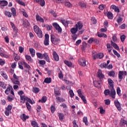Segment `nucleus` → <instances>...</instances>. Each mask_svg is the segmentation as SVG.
Masks as SVG:
<instances>
[{"label":"nucleus","instance_id":"nucleus-1","mask_svg":"<svg viewBox=\"0 0 127 127\" xmlns=\"http://www.w3.org/2000/svg\"><path fill=\"white\" fill-rule=\"evenodd\" d=\"M108 82L109 85L110 86V96L113 99H115V98H116V90H115V88H114V81L111 78H108Z\"/></svg>","mask_w":127,"mask_h":127},{"label":"nucleus","instance_id":"nucleus-2","mask_svg":"<svg viewBox=\"0 0 127 127\" xmlns=\"http://www.w3.org/2000/svg\"><path fill=\"white\" fill-rule=\"evenodd\" d=\"M82 28L83 23H82V22L79 21L75 25V28L73 27L70 29V32L72 33V34H76L78 31V29H79V30H81Z\"/></svg>","mask_w":127,"mask_h":127},{"label":"nucleus","instance_id":"nucleus-3","mask_svg":"<svg viewBox=\"0 0 127 127\" xmlns=\"http://www.w3.org/2000/svg\"><path fill=\"white\" fill-rule=\"evenodd\" d=\"M51 41L54 45H58L60 42V39L55 37L53 34L51 35Z\"/></svg>","mask_w":127,"mask_h":127},{"label":"nucleus","instance_id":"nucleus-4","mask_svg":"<svg viewBox=\"0 0 127 127\" xmlns=\"http://www.w3.org/2000/svg\"><path fill=\"white\" fill-rule=\"evenodd\" d=\"M77 93L78 94L79 97L81 98L82 102H83L84 104H87V100H86V98L83 94H82V90L81 89H78L77 90Z\"/></svg>","mask_w":127,"mask_h":127},{"label":"nucleus","instance_id":"nucleus-5","mask_svg":"<svg viewBox=\"0 0 127 127\" xmlns=\"http://www.w3.org/2000/svg\"><path fill=\"white\" fill-rule=\"evenodd\" d=\"M53 26L58 31L59 33H61V32H62V28L58 23L56 22L53 23Z\"/></svg>","mask_w":127,"mask_h":127},{"label":"nucleus","instance_id":"nucleus-6","mask_svg":"<svg viewBox=\"0 0 127 127\" xmlns=\"http://www.w3.org/2000/svg\"><path fill=\"white\" fill-rule=\"evenodd\" d=\"M97 77L100 79V81L101 82H102V81H103V79L105 78V75L103 74L102 70H101L100 69H99L98 71L97 72Z\"/></svg>","mask_w":127,"mask_h":127},{"label":"nucleus","instance_id":"nucleus-7","mask_svg":"<svg viewBox=\"0 0 127 127\" xmlns=\"http://www.w3.org/2000/svg\"><path fill=\"white\" fill-rule=\"evenodd\" d=\"M44 44L46 46L49 45V35L48 34H46L45 35V40L44 41Z\"/></svg>","mask_w":127,"mask_h":127},{"label":"nucleus","instance_id":"nucleus-8","mask_svg":"<svg viewBox=\"0 0 127 127\" xmlns=\"http://www.w3.org/2000/svg\"><path fill=\"white\" fill-rule=\"evenodd\" d=\"M114 104H115L116 108H117V109L118 110V111H121L122 110L121 104L120 103V102H119V101L115 100L114 101Z\"/></svg>","mask_w":127,"mask_h":127},{"label":"nucleus","instance_id":"nucleus-9","mask_svg":"<svg viewBox=\"0 0 127 127\" xmlns=\"http://www.w3.org/2000/svg\"><path fill=\"white\" fill-rule=\"evenodd\" d=\"M54 93L56 96H60L61 93H60V89L58 87H56L54 89Z\"/></svg>","mask_w":127,"mask_h":127},{"label":"nucleus","instance_id":"nucleus-10","mask_svg":"<svg viewBox=\"0 0 127 127\" xmlns=\"http://www.w3.org/2000/svg\"><path fill=\"white\" fill-rule=\"evenodd\" d=\"M36 19L37 21H40V22H42L43 23L44 22V19L41 16H39L38 14H37L36 15Z\"/></svg>","mask_w":127,"mask_h":127},{"label":"nucleus","instance_id":"nucleus-11","mask_svg":"<svg viewBox=\"0 0 127 127\" xmlns=\"http://www.w3.org/2000/svg\"><path fill=\"white\" fill-rule=\"evenodd\" d=\"M35 2H38L41 6L45 5V1L44 0H34Z\"/></svg>","mask_w":127,"mask_h":127},{"label":"nucleus","instance_id":"nucleus-12","mask_svg":"<svg viewBox=\"0 0 127 127\" xmlns=\"http://www.w3.org/2000/svg\"><path fill=\"white\" fill-rule=\"evenodd\" d=\"M79 64L80 65V66L85 67V66H86V60L84 59H80L79 60Z\"/></svg>","mask_w":127,"mask_h":127},{"label":"nucleus","instance_id":"nucleus-13","mask_svg":"<svg viewBox=\"0 0 127 127\" xmlns=\"http://www.w3.org/2000/svg\"><path fill=\"white\" fill-rule=\"evenodd\" d=\"M53 55L55 61H59V56L57 54V53L54 52Z\"/></svg>","mask_w":127,"mask_h":127},{"label":"nucleus","instance_id":"nucleus-14","mask_svg":"<svg viewBox=\"0 0 127 127\" xmlns=\"http://www.w3.org/2000/svg\"><path fill=\"white\" fill-rule=\"evenodd\" d=\"M111 44L112 46H113V47H114V48H115L117 50H120V47H119V46H118V45L117 44H116L115 43H114V42H113V41H111Z\"/></svg>","mask_w":127,"mask_h":127},{"label":"nucleus","instance_id":"nucleus-15","mask_svg":"<svg viewBox=\"0 0 127 127\" xmlns=\"http://www.w3.org/2000/svg\"><path fill=\"white\" fill-rule=\"evenodd\" d=\"M111 8L114 9L116 12H120V9L119 8V7L116 6L115 5H112L111 6Z\"/></svg>","mask_w":127,"mask_h":127},{"label":"nucleus","instance_id":"nucleus-16","mask_svg":"<svg viewBox=\"0 0 127 127\" xmlns=\"http://www.w3.org/2000/svg\"><path fill=\"white\" fill-rule=\"evenodd\" d=\"M93 85L95 87H96V88H101V83L98 81H93Z\"/></svg>","mask_w":127,"mask_h":127},{"label":"nucleus","instance_id":"nucleus-17","mask_svg":"<svg viewBox=\"0 0 127 127\" xmlns=\"http://www.w3.org/2000/svg\"><path fill=\"white\" fill-rule=\"evenodd\" d=\"M107 16L109 19H113V18H114V15H113V13H112L111 11L107 12Z\"/></svg>","mask_w":127,"mask_h":127},{"label":"nucleus","instance_id":"nucleus-18","mask_svg":"<svg viewBox=\"0 0 127 127\" xmlns=\"http://www.w3.org/2000/svg\"><path fill=\"white\" fill-rule=\"evenodd\" d=\"M29 51L32 57H34L35 56V50L33 48H30Z\"/></svg>","mask_w":127,"mask_h":127},{"label":"nucleus","instance_id":"nucleus-19","mask_svg":"<svg viewBox=\"0 0 127 127\" xmlns=\"http://www.w3.org/2000/svg\"><path fill=\"white\" fill-rule=\"evenodd\" d=\"M26 98H27V97H26L24 95H23L22 96H20L21 103H23V104H24L25 103V101H26Z\"/></svg>","mask_w":127,"mask_h":127},{"label":"nucleus","instance_id":"nucleus-20","mask_svg":"<svg viewBox=\"0 0 127 127\" xmlns=\"http://www.w3.org/2000/svg\"><path fill=\"white\" fill-rule=\"evenodd\" d=\"M0 4L1 6H5L7 5V1L6 0H0Z\"/></svg>","mask_w":127,"mask_h":127},{"label":"nucleus","instance_id":"nucleus-21","mask_svg":"<svg viewBox=\"0 0 127 127\" xmlns=\"http://www.w3.org/2000/svg\"><path fill=\"white\" fill-rule=\"evenodd\" d=\"M52 80V79L51 77H47L45 79L44 82L47 84H50Z\"/></svg>","mask_w":127,"mask_h":127},{"label":"nucleus","instance_id":"nucleus-22","mask_svg":"<svg viewBox=\"0 0 127 127\" xmlns=\"http://www.w3.org/2000/svg\"><path fill=\"white\" fill-rule=\"evenodd\" d=\"M21 119L24 121H26L27 119H29V116H26L25 114H23L22 116H21Z\"/></svg>","mask_w":127,"mask_h":127},{"label":"nucleus","instance_id":"nucleus-23","mask_svg":"<svg viewBox=\"0 0 127 127\" xmlns=\"http://www.w3.org/2000/svg\"><path fill=\"white\" fill-rule=\"evenodd\" d=\"M47 101V97L46 96H43L42 99L39 100V103H45Z\"/></svg>","mask_w":127,"mask_h":127},{"label":"nucleus","instance_id":"nucleus-24","mask_svg":"<svg viewBox=\"0 0 127 127\" xmlns=\"http://www.w3.org/2000/svg\"><path fill=\"white\" fill-rule=\"evenodd\" d=\"M97 35L98 37H104V38H107V36L106 34L105 33H98Z\"/></svg>","mask_w":127,"mask_h":127},{"label":"nucleus","instance_id":"nucleus-25","mask_svg":"<svg viewBox=\"0 0 127 127\" xmlns=\"http://www.w3.org/2000/svg\"><path fill=\"white\" fill-rule=\"evenodd\" d=\"M0 87L3 89H6V84L2 81H0Z\"/></svg>","mask_w":127,"mask_h":127},{"label":"nucleus","instance_id":"nucleus-26","mask_svg":"<svg viewBox=\"0 0 127 127\" xmlns=\"http://www.w3.org/2000/svg\"><path fill=\"white\" fill-rule=\"evenodd\" d=\"M25 58L27 61H29L30 62H33V60L31 58L30 56L26 55Z\"/></svg>","mask_w":127,"mask_h":127},{"label":"nucleus","instance_id":"nucleus-27","mask_svg":"<svg viewBox=\"0 0 127 127\" xmlns=\"http://www.w3.org/2000/svg\"><path fill=\"white\" fill-rule=\"evenodd\" d=\"M34 31H35V33H38L39 31H40L39 27L37 26V25H35L34 26Z\"/></svg>","mask_w":127,"mask_h":127},{"label":"nucleus","instance_id":"nucleus-28","mask_svg":"<svg viewBox=\"0 0 127 127\" xmlns=\"http://www.w3.org/2000/svg\"><path fill=\"white\" fill-rule=\"evenodd\" d=\"M64 64H65V65H67V66H68V67H72V63H71L68 61H64Z\"/></svg>","mask_w":127,"mask_h":127},{"label":"nucleus","instance_id":"nucleus-29","mask_svg":"<svg viewBox=\"0 0 127 127\" xmlns=\"http://www.w3.org/2000/svg\"><path fill=\"white\" fill-rule=\"evenodd\" d=\"M87 47V44L86 42H83L82 43V47H81V49L82 51H85V50L86 49V48Z\"/></svg>","mask_w":127,"mask_h":127},{"label":"nucleus","instance_id":"nucleus-30","mask_svg":"<svg viewBox=\"0 0 127 127\" xmlns=\"http://www.w3.org/2000/svg\"><path fill=\"white\" fill-rule=\"evenodd\" d=\"M11 11L12 12L13 16H15V15H16V10H15V8L14 7L11 8Z\"/></svg>","mask_w":127,"mask_h":127},{"label":"nucleus","instance_id":"nucleus-31","mask_svg":"<svg viewBox=\"0 0 127 127\" xmlns=\"http://www.w3.org/2000/svg\"><path fill=\"white\" fill-rule=\"evenodd\" d=\"M104 57V54L102 53H99L97 55V58H99V59H102Z\"/></svg>","mask_w":127,"mask_h":127},{"label":"nucleus","instance_id":"nucleus-32","mask_svg":"<svg viewBox=\"0 0 127 127\" xmlns=\"http://www.w3.org/2000/svg\"><path fill=\"white\" fill-rule=\"evenodd\" d=\"M59 118L60 121H63L64 119V114L63 113H59Z\"/></svg>","mask_w":127,"mask_h":127},{"label":"nucleus","instance_id":"nucleus-33","mask_svg":"<svg viewBox=\"0 0 127 127\" xmlns=\"http://www.w3.org/2000/svg\"><path fill=\"white\" fill-rule=\"evenodd\" d=\"M12 82L15 84V85H20V82H19V80L12 79Z\"/></svg>","mask_w":127,"mask_h":127},{"label":"nucleus","instance_id":"nucleus-34","mask_svg":"<svg viewBox=\"0 0 127 127\" xmlns=\"http://www.w3.org/2000/svg\"><path fill=\"white\" fill-rule=\"evenodd\" d=\"M31 126L33 127H38V124L36 121H32Z\"/></svg>","mask_w":127,"mask_h":127},{"label":"nucleus","instance_id":"nucleus-35","mask_svg":"<svg viewBox=\"0 0 127 127\" xmlns=\"http://www.w3.org/2000/svg\"><path fill=\"white\" fill-rule=\"evenodd\" d=\"M108 75L110 77H114L116 75V72H115L114 71H111L108 73Z\"/></svg>","mask_w":127,"mask_h":127},{"label":"nucleus","instance_id":"nucleus-36","mask_svg":"<svg viewBox=\"0 0 127 127\" xmlns=\"http://www.w3.org/2000/svg\"><path fill=\"white\" fill-rule=\"evenodd\" d=\"M39 38H42L43 37V35L42 34V31L40 30L38 33H36Z\"/></svg>","mask_w":127,"mask_h":127},{"label":"nucleus","instance_id":"nucleus-37","mask_svg":"<svg viewBox=\"0 0 127 127\" xmlns=\"http://www.w3.org/2000/svg\"><path fill=\"white\" fill-rule=\"evenodd\" d=\"M39 88L38 87H33V92L37 94V93L39 92Z\"/></svg>","mask_w":127,"mask_h":127},{"label":"nucleus","instance_id":"nucleus-38","mask_svg":"<svg viewBox=\"0 0 127 127\" xmlns=\"http://www.w3.org/2000/svg\"><path fill=\"white\" fill-rule=\"evenodd\" d=\"M16 2L20 4L21 5H23V6H25V3L22 1H20V0H16Z\"/></svg>","mask_w":127,"mask_h":127},{"label":"nucleus","instance_id":"nucleus-39","mask_svg":"<svg viewBox=\"0 0 127 127\" xmlns=\"http://www.w3.org/2000/svg\"><path fill=\"white\" fill-rule=\"evenodd\" d=\"M104 95H105V96H108L109 95H111V91H110V90L106 89L104 91Z\"/></svg>","mask_w":127,"mask_h":127},{"label":"nucleus","instance_id":"nucleus-40","mask_svg":"<svg viewBox=\"0 0 127 127\" xmlns=\"http://www.w3.org/2000/svg\"><path fill=\"white\" fill-rule=\"evenodd\" d=\"M83 122L85 123V126H88V118L86 117L83 118Z\"/></svg>","mask_w":127,"mask_h":127},{"label":"nucleus","instance_id":"nucleus-41","mask_svg":"<svg viewBox=\"0 0 127 127\" xmlns=\"http://www.w3.org/2000/svg\"><path fill=\"white\" fill-rule=\"evenodd\" d=\"M0 74L4 78L5 80H7V75L4 72L1 71Z\"/></svg>","mask_w":127,"mask_h":127},{"label":"nucleus","instance_id":"nucleus-42","mask_svg":"<svg viewBox=\"0 0 127 127\" xmlns=\"http://www.w3.org/2000/svg\"><path fill=\"white\" fill-rule=\"evenodd\" d=\"M22 65H24L25 68H27V69H29V68H30V65L24 62H22Z\"/></svg>","mask_w":127,"mask_h":127},{"label":"nucleus","instance_id":"nucleus-43","mask_svg":"<svg viewBox=\"0 0 127 127\" xmlns=\"http://www.w3.org/2000/svg\"><path fill=\"white\" fill-rule=\"evenodd\" d=\"M4 14L5 15L8 16V17H11V15H12V14L10 13L9 11H5Z\"/></svg>","mask_w":127,"mask_h":127},{"label":"nucleus","instance_id":"nucleus-44","mask_svg":"<svg viewBox=\"0 0 127 127\" xmlns=\"http://www.w3.org/2000/svg\"><path fill=\"white\" fill-rule=\"evenodd\" d=\"M46 27L47 28V30L49 31L52 29V25H49L48 24H46Z\"/></svg>","mask_w":127,"mask_h":127},{"label":"nucleus","instance_id":"nucleus-45","mask_svg":"<svg viewBox=\"0 0 127 127\" xmlns=\"http://www.w3.org/2000/svg\"><path fill=\"white\" fill-rule=\"evenodd\" d=\"M26 101H27V102H28L30 104H31L32 105V104H34L35 103L34 101H32V100H31L30 98L28 97L26 98Z\"/></svg>","mask_w":127,"mask_h":127},{"label":"nucleus","instance_id":"nucleus-46","mask_svg":"<svg viewBox=\"0 0 127 127\" xmlns=\"http://www.w3.org/2000/svg\"><path fill=\"white\" fill-rule=\"evenodd\" d=\"M55 111H56L55 107H54L53 105H52L51 107V112L52 114H54V112H55Z\"/></svg>","mask_w":127,"mask_h":127},{"label":"nucleus","instance_id":"nucleus-47","mask_svg":"<svg viewBox=\"0 0 127 127\" xmlns=\"http://www.w3.org/2000/svg\"><path fill=\"white\" fill-rule=\"evenodd\" d=\"M114 54H115V55H116V56H117V57L118 58H120V57H121V55H120V54L118 53V52H117V51L113 50Z\"/></svg>","mask_w":127,"mask_h":127},{"label":"nucleus","instance_id":"nucleus-48","mask_svg":"<svg viewBox=\"0 0 127 127\" xmlns=\"http://www.w3.org/2000/svg\"><path fill=\"white\" fill-rule=\"evenodd\" d=\"M117 93L118 95V96H122V94L121 93V88H120L119 87H117Z\"/></svg>","mask_w":127,"mask_h":127},{"label":"nucleus","instance_id":"nucleus-49","mask_svg":"<svg viewBox=\"0 0 127 127\" xmlns=\"http://www.w3.org/2000/svg\"><path fill=\"white\" fill-rule=\"evenodd\" d=\"M124 75V73L123 71H120L119 72V79H123V75Z\"/></svg>","mask_w":127,"mask_h":127},{"label":"nucleus","instance_id":"nucleus-50","mask_svg":"<svg viewBox=\"0 0 127 127\" xmlns=\"http://www.w3.org/2000/svg\"><path fill=\"white\" fill-rule=\"evenodd\" d=\"M69 94L70 95V98H73V96H74V92H73V90L72 89H70L69 91Z\"/></svg>","mask_w":127,"mask_h":127},{"label":"nucleus","instance_id":"nucleus-51","mask_svg":"<svg viewBox=\"0 0 127 127\" xmlns=\"http://www.w3.org/2000/svg\"><path fill=\"white\" fill-rule=\"evenodd\" d=\"M10 92V87H8L7 89L5 90V94H6V95H8Z\"/></svg>","mask_w":127,"mask_h":127},{"label":"nucleus","instance_id":"nucleus-52","mask_svg":"<svg viewBox=\"0 0 127 127\" xmlns=\"http://www.w3.org/2000/svg\"><path fill=\"white\" fill-rule=\"evenodd\" d=\"M37 56L38 58H40L41 59H42V58H43V55H42V54H41L40 53H37Z\"/></svg>","mask_w":127,"mask_h":127},{"label":"nucleus","instance_id":"nucleus-53","mask_svg":"<svg viewBox=\"0 0 127 127\" xmlns=\"http://www.w3.org/2000/svg\"><path fill=\"white\" fill-rule=\"evenodd\" d=\"M108 66L107 63H103L100 64L101 68H106Z\"/></svg>","mask_w":127,"mask_h":127},{"label":"nucleus","instance_id":"nucleus-54","mask_svg":"<svg viewBox=\"0 0 127 127\" xmlns=\"http://www.w3.org/2000/svg\"><path fill=\"white\" fill-rule=\"evenodd\" d=\"M26 105L28 111H30V110H31V106H30V104H29L28 102H26Z\"/></svg>","mask_w":127,"mask_h":127},{"label":"nucleus","instance_id":"nucleus-55","mask_svg":"<svg viewBox=\"0 0 127 127\" xmlns=\"http://www.w3.org/2000/svg\"><path fill=\"white\" fill-rule=\"evenodd\" d=\"M64 4L67 7H71L72 6V4L69 2H65Z\"/></svg>","mask_w":127,"mask_h":127},{"label":"nucleus","instance_id":"nucleus-56","mask_svg":"<svg viewBox=\"0 0 127 127\" xmlns=\"http://www.w3.org/2000/svg\"><path fill=\"white\" fill-rule=\"evenodd\" d=\"M100 114H105V110H104V109L103 108V107H101L100 108Z\"/></svg>","mask_w":127,"mask_h":127},{"label":"nucleus","instance_id":"nucleus-57","mask_svg":"<svg viewBox=\"0 0 127 127\" xmlns=\"http://www.w3.org/2000/svg\"><path fill=\"white\" fill-rule=\"evenodd\" d=\"M24 50V48L21 46L19 47V52L20 53H22L23 51Z\"/></svg>","mask_w":127,"mask_h":127},{"label":"nucleus","instance_id":"nucleus-58","mask_svg":"<svg viewBox=\"0 0 127 127\" xmlns=\"http://www.w3.org/2000/svg\"><path fill=\"white\" fill-rule=\"evenodd\" d=\"M121 40L122 42H124L125 41V39H126V35H122L120 37Z\"/></svg>","mask_w":127,"mask_h":127},{"label":"nucleus","instance_id":"nucleus-59","mask_svg":"<svg viewBox=\"0 0 127 127\" xmlns=\"http://www.w3.org/2000/svg\"><path fill=\"white\" fill-rule=\"evenodd\" d=\"M13 78H14V79H13L12 80H19V76H17L16 74H15V73H14L13 74Z\"/></svg>","mask_w":127,"mask_h":127},{"label":"nucleus","instance_id":"nucleus-60","mask_svg":"<svg viewBox=\"0 0 127 127\" xmlns=\"http://www.w3.org/2000/svg\"><path fill=\"white\" fill-rule=\"evenodd\" d=\"M58 101H59L60 102H65V99L63 98H61L60 97H57Z\"/></svg>","mask_w":127,"mask_h":127},{"label":"nucleus","instance_id":"nucleus-61","mask_svg":"<svg viewBox=\"0 0 127 127\" xmlns=\"http://www.w3.org/2000/svg\"><path fill=\"white\" fill-rule=\"evenodd\" d=\"M91 20L93 21V24H96L97 23V20L96 18L94 17L91 18Z\"/></svg>","mask_w":127,"mask_h":127},{"label":"nucleus","instance_id":"nucleus-62","mask_svg":"<svg viewBox=\"0 0 127 127\" xmlns=\"http://www.w3.org/2000/svg\"><path fill=\"white\" fill-rule=\"evenodd\" d=\"M59 77L60 79H63V74H62V71H61L60 73H59Z\"/></svg>","mask_w":127,"mask_h":127},{"label":"nucleus","instance_id":"nucleus-63","mask_svg":"<svg viewBox=\"0 0 127 127\" xmlns=\"http://www.w3.org/2000/svg\"><path fill=\"white\" fill-rule=\"evenodd\" d=\"M79 5L81 6V7H86V4L84 2H79Z\"/></svg>","mask_w":127,"mask_h":127},{"label":"nucleus","instance_id":"nucleus-64","mask_svg":"<svg viewBox=\"0 0 127 127\" xmlns=\"http://www.w3.org/2000/svg\"><path fill=\"white\" fill-rule=\"evenodd\" d=\"M73 127H78V125H77V123H76V121L74 120L72 122Z\"/></svg>","mask_w":127,"mask_h":127}]
</instances>
